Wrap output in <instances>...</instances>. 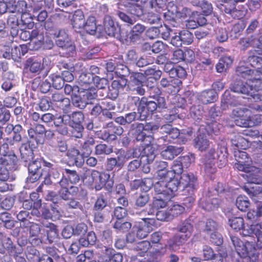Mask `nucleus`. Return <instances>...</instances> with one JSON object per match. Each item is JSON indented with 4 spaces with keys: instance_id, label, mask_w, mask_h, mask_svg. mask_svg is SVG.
<instances>
[{
    "instance_id": "f257e3e1",
    "label": "nucleus",
    "mask_w": 262,
    "mask_h": 262,
    "mask_svg": "<svg viewBox=\"0 0 262 262\" xmlns=\"http://www.w3.org/2000/svg\"><path fill=\"white\" fill-rule=\"evenodd\" d=\"M140 0H120L117 4L118 10L116 15L124 23L133 25L127 34V38L130 43L134 45L139 43L143 34L147 27L142 24L136 22V17H140L144 14L142 6L138 3Z\"/></svg>"
},
{
    "instance_id": "9b49d317",
    "label": "nucleus",
    "mask_w": 262,
    "mask_h": 262,
    "mask_svg": "<svg viewBox=\"0 0 262 262\" xmlns=\"http://www.w3.org/2000/svg\"><path fill=\"white\" fill-rule=\"evenodd\" d=\"M17 162V158L14 154L2 155L0 157V172H9L13 169Z\"/></svg>"
},
{
    "instance_id": "4c0bfd02",
    "label": "nucleus",
    "mask_w": 262,
    "mask_h": 262,
    "mask_svg": "<svg viewBox=\"0 0 262 262\" xmlns=\"http://www.w3.org/2000/svg\"><path fill=\"white\" fill-rule=\"evenodd\" d=\"M190 237V236L183 234H176L172 240L169 243V246L172 250H175L177 247L182 245Z\"/></svg>"
},
{
    "instance_id": "ddd939ff",
    "label": "nucleus",
    "mask_w": 262,
    "mask_h": 262,
    "mask_svg": "<svg viewBox=\"0 0 262 262\" xmlns=\"http://www.w3.org/2000/svg\"><path fill=\"white\" fill-rule=\"evenodd\" d=\"M256 50H251L248 52V55L242 57V62L244 63H249L252 67L259 69L262 67V57L257 55Z\"/></svg>"
},
{
    "instance_id": "473e14b6",
    "label": "nucleus",
    "mask_w": 262,
    "mask_h": 262,
    "mask_svg": "<svg viewBox=\"0 0 262 262\" xmlns=\"http://www.w3.org/2000/svg\"><path fill=\"white\" fill-rule=\"evenodd\" d=\"M167 167V162L164 161H156L154 164V168L158 176L161 178H166L170 173H171V171L168 170Z\"/></svg>"
},
{
    "instance_id": "09e8293b",
    "label": "nucleus",
    "mask_w": 262,
    "mask_h": 262,
    "mask_svg": "<svg viewBox=\"0 0 262 262\" xmlns=\"http://www.w3.org/2000/svg\"><path fill=\"white\" fill-rule=\"evenodd\" d=\"M12 5L11 8H8L9 11L12 13H18L21 14L26 13L27 11V4L25 1H19Z\"/></svg>"
},
{
    "instance_id": "e433bc0d",
    "label": "nucleus",
    "mask_w": 262,
    "mask_h": 262,
    "mask_svg": "<svg viewBox=\"0 0 262 262\" xmlns=\"http://www.w3.org/2000/svg\"><path fill=\"white\" fill-rule=\"evenodd\" d=\"M106 127L110 134V136L112 137L113 141L116 140L117 136H120L123 133V128L120 125H115L113 122L107 123Z\"/></svg>"
},
{
    "instance_id": "f3484780",
    "label": "nucleus",
    "mask_w": 262,
    "mask_h": 262,
    "mask_svg": "<svg viewBox=\"0 0 262 262\" xmlns=\"http://www.w3.org/2000/svg\"><path fill=\"white\" fill-rule=\"evenodd\" d=\"M93 183H97L98 180L99 181V184L95 185V188L96 190H100L102 188V186L106 180L110 178V174L106 172H100L98 170H93L90 176Z\"/></svg>"
},
{
    "instance_id": "7ed1b4c3",
    "label": "nucleus",
    "mask_w": 262,
    "mask_h": 262,
    "mask_svg": "<svg viewBox=\"0 0 262 262\" xmlns=\"http://www.w3.org/2000/svg\"><path fill=\"white\" fill-rule=\"evenodd\" d=\"M51 35L56 37V45L64 50L67 56H73L75 54V46L64 30H59L57 32L51 33Z\"/></svg>"
},
{
    "instance_id": "69168bd1",
    "label": "nucleus",
    "mask_w": 262,
    "mask_h": 262,
    "mask_svg": "<svg viewBox=\"0 0 262 262\" xmlns=\"http://www.w3.org/2000/svg\"><path fill=\"white\" fill-rule=\"evenodd\" d=\"M129 69L125 65L119 64L116 66V71H115V75L120 78H125L126 76L130 74Z\"/></svg>"
},
{
    "instance_id": "b1692460",
    "label": "nucleus",
    "mask_w": 262,
    "mask_h": 262,
    "mask_svg": "<svg viewBox=\"0 0 262 262\" xmlns=\"http://www.w3.org/2000/svg\"><path fill=\"white\" fill-rule=\"evenodd\" d=\"M32 88L34 90L39 89L42 93H47L50 91L51 84L48 79L41 80L40 77H37L32 82Z\"/></svg>"
},
{
    "instance_id": "864d4df0",
    "label": "nucleus",
    "mask_w": 262,
    "mask_h": 262,
    "mask_svg": "<svg viewBox=\"0 0 262 262\" xmlns=\"http://www.w3.org/2000/svg\"><path fill=\"white\" fill-rule=\"evenodd\" d=\"M178 229L180 232L190 236L193 230L191 221L188 220L181 223L178 227Z\"/></svg>"
},
{
    "instance_id": "4d7b16f0",
    "label": "nucleus",
    "mask_w": 262,
    "mask_h": 262,
    "mask_svg": "<svg viewBox=\"0 0 262 262\" xmlns=\"http://www.w3.org/2000/svg\"><path fill=\"white\" fill-rule=\"evenodd\" d=\"M155 191L158 194H163L169 197L166 181L162 180L156 182L154 185Z\"/></svg>"
},
{
    "instance_id": "79ce46f5",
    "label": "nucleus",
    "mask_w": 262,
    "mask_h": 262,
    "mask_svg": "<svg viewBox=\"0 0 262 262\" xmlns=\"http://www.w3.org/2000/svg\"><path fill=\"white\" fill-rule=\"evenodd\" d=\"M231 142L237 149H246L249 146L248 140L241 135H235L231 139Z\"/></svg>"
},
{
    "instance_id": "f8f14e48",
    "label": "nucleus",
    "mask_w": 262,
    "mask_h": 262,
    "mask_svg": "<svg viewBox=\"0 0 262 262\" xmlns=\"http://www.w3.org/2000/svg\"><path fill=\"white\" fill-rule=\"evenodd\" d=\"M118 78L113 80L111 85L108 86L107 96L112 99H115L118 97L119 91L123 90L127 82L125 78Z\"/></svg>"
},
{
    "instance_id": "c85d7f7f",
    "label": "nucleus",
    "mask_w": 262,
    "mask_h": 262,
    "mask_svg": "<svg viewBox=\"0 0 262 262\" xmlns=\"http://www.w3.org/2000/svg\"><path fill=\"white\" fill-rule=\"evenodd\" d=\"M51 101L53 103L58 105L59 107L63 108H68L70 105V100L65 97L61 93L58 92L52 94Z\"/></svg>"
},
{
    "instance_id": "774afa93",
    "label": "nucleus",
    "mask_w": 262,
    "mask_h": 262,
    "mask_svg": "<svg viewBox=\"0 0 262 262\" xmlns=\"http://www.w3.org/2000/svg\"><path fill=\"white\" fill-rule=\"evenodd\" d=\"M155 59L154 57L148 55H143L141 56L136 61V65L138 67H144L154 63Z\"/></svg>"
},
{
    "instance_id": "20e7f679",
    "label": "nucleus",
    "mask_w": 262,
    "mask_h": 262,
    "mask_svg": "<svg viewBox=\"0 0 262 262\" xmlns=\"http://www.w3.org/2000/svg\"><path fill=\"white\" fill-rule=\"evenodd\" d=\"M230 239L236 252L241 257L247 258L250 262H255L257 260L258 255L248 251L249 247H251L249 243L245 244L238 237L233 235H230Z\"/></svg>"
},
{
    "instance_id": "7c9ffc66",
    "label": "nucleus",
    "mask_w": 262,
    "mask_h": 262,
    "mask_svg": "<svg viewBox=\"0 0 262 262\" xmlns=\"http://www.w3.org/2000/svg\"><path fill=\"white\" fill-rule=\"evenodd\" d=\"M217 98V94L214 90H209L202 92L198 99L203 104L213 102Z\"/></svg>"
},
{
    "instance_id": "1a4fd4ad",
    "label": "nucleus",
    "mask_w": 262,
    "mask_h": 262,
    "mask_svg": "<svg viewBox=\"0 0 262 262\" xmlns=\"http://www.w3.org/2000/svg\"><path fill=\"white\" fill-rule=\"evenodd\" d=\"M135 98L134 96H128L127 98V102L128 104L130 106L135 105L137 107V112H133L125 115V119L127 124H130L135 120L139 121H145L146 120L148 115V113L146 108H144L142 112L139 111V107L136 104L132 102V100L130 98Z\"/></svg>"
},
{
    "instance_id": "5701e85b",
    "label": "nucleus",
    "mask_w": 262,
    "mask_h": 262,
    "mask_svg": "<svg viewBox=\"0 0 262 262\" xmlns=\"http://www.w3.org/2000/svg\"><path fill=\"white\" fill-rule=\"evenodd\" d=\"M250 87V91L253 90L259 91L262 90V72L257 70L248 80Z\"/></svg>"
},
{
    "instance_id": "4be33fe9",
    "label": "nucleus",
    "mask_w": 262,
    "mask_h": 262,
    "mask_svg": "<svg viewBox=\"0 0 262 262\" xmlns=\"http://www.w3.org/2000/svg\"><path fill=\"white\" fill-rule=\"evenodd\" d=\"M243 176L246 178L250 183L260 184L262 183V174L259 168L252 166L247 174H243Z\"/></svg>"
},
{
    "instance_id": "72a5a7b5",
    "label": "nucleus",
    "mask_w": 262,
    "mask_h": 262,
    "mask_svg": "<svg viewBox=\"0 0 262 262\" xmlns=\"http://www.w3.org/2000/svg\"><path fill=\"white\" fill-rule=\"evenodd\" d=\"M238 44L240 46L241 50L243 51H245L250 46L259 48V44L256 41V39L253 35L247 38H241L238 41Z\"/></svg>"
},
{
    "instance_id": "13d9d810",
    "label": "nucleus",
    "mask_w": 262,
    "mask_h": 262,
    "mask_svg": "<svg viewBox=\"0 0 262 262\" xmlns=\"http://www.w3.org/2000/svg\"><path fill=\"white\" fill-rule=\"evenodd\" d=\"M113 227L117 232L124 233L129 231L132 227V224L128 222H123L122 220L116 221L113 225Z\"/></svg>"
},
{
    "instance_id": "a211bd4d",
    "label": "nucleus",
    "mask_w": 262,
    "mask_h": 262,
    "mask_svg": "<svg viewBox=\"0 0 262 262\" xmlns=\"http://www.w3.org/2000/svg\"><path fill=\"white\" fill-rule=\"evenodd\" d=\"M129 131L137 141L142 142L146 137V135L144 132L143 123L137 122L131 124Z\"/></svg>"
},
{
    "instance_id": "393cba45",
    "label": "nucleus",
    "mask_w": 262,
    "mask_h": 262,
    "mask_svg": "<svg viewBox=\"0 0 262 262\" xmlns=\"http://www.w3.org/2000/svg\"><path fill=\"white\" fill-rule=\"evenodd\" d=\"M184 149L183 147L175 146H167L161 151V155L163 158L166 160H172L174 157L179 155Z\"/></svg>"
},
{
    "instance_id": "49530a36",
    "label": "nucleus",
    "mask_w": 262,
    "mask_h": 262,
    "mask_svg": "<svg viewBox=\"0 0 262 262\" xmlns=\"http://www.w3.org/2000/svg\"><path fill=\"white\" fill-rule=\"evenodd\" d=\"M206 124L205 129L210 135H217L222 127V125L218 123L216 120L209 121V119H206Z\"/></svg>"
},
{
    "instance_id": "6ab92c4d",
    "label": "nucleus",
    "mask_w": 262,
    "mask_h": 262,
    "mask_svg": "<svg viewBox=\"0 0 262 262\" xmlns=\"http://www.w3.org/2000/svg\"><path fill=\"white\" fill-rule=\"evenodd\" d=\"M249 111L248 109L245 107H236L232 110L231 116L234 119V122L237 126L244 127L243 125L240 123H243L244 120H247L248 116L247 113Z\"/></svg>"
},
{
    "instance_id": "680f3d73",
    "label": "nucleus",
    "mask_w": 262,
    "mask_h": 262,
    "mask_svg": "<svg viewBox=\"0 0 262 262\" xmlns=\"http://www.w3.org/2000/svg\"><path fill=\"white\" fill-rule=\"evenodd\" d=\"M72 104L76 107L80 108L83 109L85 107L89 102L84 99V97L82 95V97L78 95V94L74 95L71 98Z\"/></svg>"
},
{
    "instance_id": "c756f323",
    "label": "nucleus",
    "mask_w": 262,
    "mask_h": 262,
    "mask_svg": "<svg viewBox=\"0 0 262 262\" xmlns=\"http://www.w3.org/2000/svg\"><path fill=\"white\" fill-rule=\"evenodd\" d=\"M101 26H97L96 18L94 16L89 17L86 21H85L83 27L82 28L86 33L91 35H94L97 32L100 33Z\"/></svg>"
},
{
    "instance_id": "0e129e2a",
    "label": "nucleus",
    "mask_w": 262,
    "mask_h": 262,
    "mask_svg": "<svg viewBox=\"0 0 262 262\" xmlns=\"http://www.w3.org/2000/svg\"><path fill=\"white\" fill-rule=\"evenodd\" d=\"M204 109L201 105H193L191 107L190 114L191 117L194 120L200 119L203 114Z\"/></svg>"
},
{
    "instance_id": "412c9836",
    "label": "nucleus",
    "mask_w": 262,
    "mask_h": 262,
    "mask_svg": "<svg viewBox=\"0 0 262 262\" xmlns=\"http://www.w3.org/2000/svg\"><path fill=\"white\" fill-rule=\"evenodd\" d=\"M104 29L110 36H116L119 31L117 24H115L112 17L105 15L104 18Z\"/></svg>"
},
{
    "instance_id": "e2e57ef3",
    "label": "nucleus",
    "mask_w": 262,
    "mask_h": 262,
    "mask_svg": "<svg viewBox=\"0 0 262 262\" xmlns=\"http://www.w3.org/2000/svg\"><path fill=\"white\" fill-rule=\"evenodd\" d=\"M229 226L234 230L239 231L244 225V221L242 217H236L230 219L228 221Z\"/></svg>"
},
{
    "instance_id": "6e6d98bb",
    "label": "nucleus",
    "mask_w": 262,
    "mask_h": 262,
    "mask_svg": "<svg viewBox=\"0 0 262 262\" xmlns=\"http://www.w3.org/2000/svg\"><path fill=\"white\" fill-rule=\"evenodd\" d=\"M159 148L157 144L147 145L144 149L148 162H152L155 158L156 152Z\"/></svg>"
},
{
    "instance_id": "8fccbe9b",
    "label": "nucleus",
    "mask_w": 262,
    "mask_h": 262,
    "mask_svg": "<svg viewBox=\"0 0 262 262\" xmlns=\"http://www.w3.org/2000/svg\"><path fill=\"white\" fill-rule=\"evenodd\" d=\"M24 228H29L30 237H37L40 232V228L38 224L31 222H28L21 224Z\"/></svg>"
},
{
    "instance_id": "9d476101",
    "label": "nucleus",
    "mask_w": 262,
    "mask_h": 262,
    "mask_svg": "<svg viewBox=\"0 0 262 262\" xmlns=\"http://www.w3.org/2000/svg\"><path fill=\"white\" fill-rule=\"evenodd\" d=\"M231 90L238 94L249 95L250 94V87L248 81L245 82L243 81L238 75H233L232 82L230 84Z\"/></svg>"
},
{
    "instance_id": "cd10ccee",
    "label": "nucleus",
    "mask_w": 262,
    "mask_h": 262,
    "mask_svg": "<svg viewBox=\"0 0 262 262\" xmlns=\"http://www.w3.org/2000/svg\"><path fill=\"white\" fill-rule=\"evenodd\" d=\"M210 144L204 134L198 135L193 140L194 147L201 151H205L210 148Z\"/></svg>"
},
{
    "instance_id": "58836bf2",
    "label": "nucleus",
    "mask_w": 262,
    "mask_h": 262,
    "mask_svg": "<svg viewBox=\"0 0 262 262\" xmlns=\"http://www.w3.org/2000/svg\"><path fill=\"white\" fill-rule=\"evenodd\" d=\"M25 66L32 73H39L42 69L41 62L32 58H28L26 61Z\"/></svg>"
},
{
    "instance_id": "423d86ee",
    "label": "nucleus",
    "mask_w": 262,
    "mask_h": 262,
    "mask_svg": "<svg viewBox=\"0 0 262 262\" xmlns=\"http://www.w3.org/2000/svg\"><path fill=\"white\" fill-rule=\"evenodd\" d=\"M145 77L143 73L139 72H131L130 74L128 87L132 91H135L141 96L144 95L145 91L143 88V83Z\"/></svg>"
},
{
    "instance_id": "0eeeda50",
    "label": "nucleus",
    "mask_w": 262,
    "mask_h": 262,
    "mask_svg": "<svg viewBox=\"0 0 262 262\" xmlns=\"http://www.w3.org/2000/svg\"><path fill=\"white\" fill-rule=\"evenodd\" d=\"M218 158L220 161L224 162L226 161L227 155H223L222 157L215 152V148L211 147L208 152L205 155L203 162L205 165V169L206 172L213 173L215 171V160Z\"/></svg>"
},
{
    "instance_id": "37998d69",
    "label": "nucleus",
    "mask_w": 262,
    "mask_h": 262,
    "mask_svg": "<svg viewBox=\"0 0 262 262\" xmlns=\"http://www.w3.org/2000/svg\"><path fill=\"white\" fill-rule=\"evenodd\" d=\"M150 196L146 191L137 194L135 198V206L136 207H143L149 202Z\"/></svg>"
},
{
    "instance_id": "bf43d9fd",
    "label": "nucleus",
    "mask_w": 262,
    "mask_h": 262,
    "mask_svg": "<svg viewBox=\"0 0 262 262\" xmlns=\"http://www.w3.org/2000/svg\"><path fill=\"white\" fill-rule=\"evenodd\" d=\"M113 151V147L105 144H99L95 146V154L96 155H110Z\"/></svg>"
},
{
    "instance_id": "338daca9",
    "label": "nucleus",
    "mask_w": 262,
    "mask_h": 262,
    "mask_svg": "<svg viewBox=\"0 0 262 262\" xmlns=\"http://www.w3.org/2000/svg\"><path fill=\"white\" fill-rule=\"evenodd\" d=\"M183 44L190 45L193 41V35L190 31L184 30L179 32Z\"/></svg>"
},
{
    "instance_id": "c9c22d12",
    "label": "nucleus",
    "mask_w": 262,
    "mask_h": 262,
    "mask_svg": "<svg viewBox=\"0 0 262 262\" xmlns=\"http://www.w3.org/2000/svg\"><path fill=\"white\" fill-rule=\"evenodd\" d=\"M242 63L243 62L241 61L240 65L236 68V74L234 75H238V78L241 76L248 80L254 74L256 70L250 69L249 68L242 65Z\"/></svg>"
},
{
    "instance_id": "a18cd8bd",
    "label": "nucleus",
    "mask_w": 262,
    "mask_h": 262,
    "mask_svg": "<svg viewBox=\"0 0 262 262\" xmlns=\"http://www.w3.org/2000/svg\"><path fill=\"white\" fill-rule=\"evenodd\" d=\"M243 123L240 124L243 125L244 127L256 126L260 124L262 122V115L255 114L251 116H248L247 120H244Z\"/></svg>"
},
{
    "instance_id": "bb28decb",
    "label": "nucleus",
    "mask_w": 262,
    "mask_h": 262,
    "mask_svg": "<svg viewBox=\"0 0 262 262\" xmlns=\"http://www.w3.org/2000/svg\"><path fill=\"white\" fill-rule=\"evenodd\" d=\"M95 144L94 138L92 137H88L81 144L79 150L82 153V155L88 157L92 154Z\"/></svg>"
},
{
    "instance_id": "4468645a",
    "label": "nucleus",
    "mask_w": 262,
    "mask_h": 262,
    "mask_svg": "<svg viewBox=\"0 0 262 262\" xmlns=\"http://www.w3.org/2000/svg\"><path fill=\"white\" fill-rule=\"evenodd\" d=\"M196 59L198 63L196 68L200 70H207L212 69L213 63L210 58L209 53L204 52H200L196 54Z\"/></svg>"
},
{
    "instance_id": "603ef678",
    "label": "nucleus",
    "mask_w": 262,
    "mask_h": 262,
    "mask_svg": "<svg viewBox=\"0 0 262 262\" xmlns=\"http://www.w3.org/2000/svg\"><path fill=\"white\" fill-rule=\"evenodd\" d=\"M237 102L232 99L231 94L229 92H225L221 100L222 108L226 110L229 105L235 106Z\"/></svg>"
},
{
    "instance_id": "39448f33",
    "label": "nucleus",
    "mask_w": 262,
    "mask_h": 262,
    "mask_svg": "<svg viewBox=\"0 0 262 262\" xmlns=\"http://www.w3.org/2000/svg\"><path fill=\"white\" fill-rule=\"evenodd\" d=\"M183 194L185 195H193L198 188V178L192 172L183 173L180 179Z\"/></svg>"
},
{
    "instance_id": "3c124183",
    "label": "nucleus",
    "mask_w": 262,
    "mask_h": 262,
    "mask_svg": "<svg viewBox=\"0 0 262 262\" xmlns=\"http://www.w3.org/2000/svg\"><path fill=\"white\" fill-rule=\"evenodd\" d=\"M52 82L53 87L56 90L61 89L64 85V81L59 74H51L49 76Z\"/></svg>"
},
{
    "instance_id": "f03ea898",
    "label": "nucleus",
    "mask_w": 262,
    "mask_h": 262,
    "mask_svg": "<svg viewBox=\"0 0 262 262\" xmlns=\"http://www.w3.org/2000/svg\"><path fill=\"white\" fill-rule=\"evenodd\" d=\"M148 93L149 98H152L154 100H148L146 97L140 98L138 96H134L135 98H130L132 102L136 104L139 107V111L142 112L144 108H146L148 113L153 114L157 109H163L166 108V102L164 97L162 96V92L160 89L156 85L149 86Z\"/></svg>"
},
{
    "instance_id": "f704fd0d",
    "label": "nucleus",
    "mask_w": 262,
    "mask_h": 262,
    "mask_svg": "<svg viewBox=\"0 0 262 262\" xmlns=\"http://www.w3.org/2000/svg\"><path fill=\"white\" fill-rule=\"evenodd\" d=\"M85 19L83 12L81 10L76 11L73 16L72 24L74 28L82 29L85 23Z\"/></svg>"
},
{
    "instance_id": "a878e982",
    "label": "nucleus",
    "mask_w": 262,
    "mask_h": 262,
    "mask_svg": "<svg viewBox=\"0 0 262 262\" xmlns=\"http://www.w3.org/2000/svg\"><path fill=\"white\" fill-rule=\"evenodd\" d=\"M47 228V244H51L57 242L59 238V233L57 226L53 223H48L45 225Z\"/></svg>"
},
{
    "instance_id": "ea45409f",
    "label": "nucleus",
    "mask_w": 262,
    "mask_h": 262,
    "mask_svg": "<svg viewBox=\"0 0 262 262\" xmlns=\"http://www.w3.org/2000/svg\"><path fill=\"white\" fill-rule=\"evenodd\" d=\"M8 25L11 27V33L12 35H17L19 34L20 20L14 15H10L7 20Z\"/></svg>"
},
{
    "instance_id": "6e6552de",
    "label": "nucleus",
    "mask_w": 262,
    "mask_h": 262,
    "mask_svg": "<svg viewBox=\"0 0 262 262\" xmlns=\"http://www.w3.org/2000/svg\"><path fill=\"white\" fill-rule=\"evenodd\" d=\"M29 176L27 182L33 183L38 181L42 175V161L36 159L31 161L28 165Z\"/></svg>"
},
{
    "instance_id": "052dcab7",
    "label": "nucleus",
    "mask_w": 262,
    "mask_h": 262,
    "mask_svg": "<svg viewBox=\"0 0 262 262\" xmlns=\"http://www.w3.org/2000/svg\"><path fill=\"white\" fill-rule=\"evenodd\" d=\"M250 202L247 197L244 195L238 196L236 200V206L242 211H245L249 207Z\"/></svg>"
},
{
    "instance_id": "aec40b11",
    "label": "nucleus",
    "mask_w": 262,
    "mask_h": 262,
    "mask_svg": "<svg viewBox=\"0 0 262 262\" xmlns=\"http://www.w3.org/2000/svg\"><path fill=\"white\" fill-rule=\"evenodd\" d=\"M67 156L73 161L74 164L78 167H81L84 163L85 156L82 155V153L79 149L72 148L68 150Z\"/></svg>"
},
{
    "instance_id": "c03bdc74",
    "label": "nucleus",
    "mask_w": 262,
    "mask_h": 262,
    "mask_svg": "<svg viewBox=\"0 0 262 262\" xmlns=\"http://www.w3.org/2000/svg\"><path fill=\"white\" fill-rule=\"evenodd\" d=\"M2 246L6 248L7 251L10 255L14 253H21L22 249H18L9 237H5L3 240Z\"/></svg>"
},
{
    "instance_id": "2f4dec72",
    "label": "nucleus",
    "mask_w": 262,
    "mask_h": 262,
    "mask_svg": "<svg viewBox=\"0 0 262 262\" xmlns=\"http://www.w3.org/2000/svg\"><path fill=\"white\" fill-rule=\"evenodd\" d=\"M21 159L26 162H31L34 158V153L30 145L27 144H22L19 147Z\"/></svg>"
},
{
    "instance_id": "2eb2a0df",
    "label": "nucleus",
    "mask_w": 262,
    "mask_h": 262,
    "mask_svg": "<svg viewBox=\"0 0 262 262\" xmlns=\"http://www.w3.org/2000/svg\"><path fill=\"white\" fill-rule=\"evenodd\" d=\"M241 234L244 236H252L255 235L256 237L255 241V246L256 247L258 242V235L262 233V224L257 223L255 225L245 226L241 229Z\"/></svg>"
},
{
    "instance_id": "5fc2aeb1",
    "label": "nucleus",
    "mask_w": 262,
    "mask_h": 262,
    "mask_svg": "<svg viewBox=\"0 0 262 262\" xmlns=\"http://www.w3.org/2000/svg\"><path fill=\"white\" fill-rule=\"evenodd\" d=\"M63 173L71 184H76L80 181L79 175L76 170L65 168Z\"/></svg>"
},
{
    "instance_id": "de8ad7c7",
    "label": "nucleus",
    "mask_w": 262,
    "mask_h": 262,
    "mask_svg": "<svg viewBox=\"0 0 262 262\" xmlns=\"http://www.w3.org/2000/svg\"><path fill=\"white\" fill-rule=\"evenodd\" d=\"M167 190L169 193V198H171L174 195V193L181 188L180 180L173 178L170 179L168 182L166 181Z\"/></svg>"
},
{
    "instance_id": "dca6fc26",
    "label": "nucleus",
    "mask_w": 262,
    "mask_h": 262,
    "mask_svg": "<svg viewBox=\"0 0 262 262\" xmlns=\"http://www.w3.org/2000/svg\"><path fill=\"white\" fill-rule=\"evenodd\" d=\"M241 234L244 236H252L255 235L256 237L255 241V246L256 247L258 242V235L262 233V224L257 223L255 225L245 226L241 229Z\"/></svg>"
},
{
    "instance_id": "a19ab883",
    "label": "nucleus",
    "mask_w": 262,
    "mask_h": 262,
    "mask_svg": "<svg viewBox=\"0 0 262 262\" xmlns=\"http://www.w3.org/2000/svg\"><path fill=\"white\" fill-rule=\"evenodd\" d=\"M20 21V30H24L26 28L31 29L33 27L34 25L31 14L27 12L21 14Z\"/></svg>"
}]
</instances>
